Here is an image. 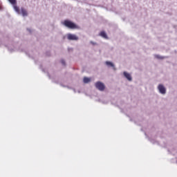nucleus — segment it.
<instances>
[{"instance_id": "obj_8", "label": "nucleus", "mask_w": 177, "mask_h": 177, "mask_svg": "<svg viewBox=\"0 0 177 177\" xmlns=\"http://www.w3.org/2000/svg\"><path fill=\"white\" fill-rule=\"evenodd\" d=\"M89 82H91V78L86 77H83V83L88 84Z\"/></svg>"}, {"instance_id": "obj_10", "label": "nucleus", "mask_w": 177, "mask_h": 177, "mask_svg": "<svg viewBox=\"0 0 177 177\" xmlns=\"http://www.w3.org/2000/svg\"><path fill=\"white\" fill-rule=\"evenodd\" d=\"M156 58L160 59H164L163 57H160L159 55H156Z\"/></svg>"}, {"instance_id": "obj_9", "label": "nucleus", "mask_w": 177, "mask_h": 177, "mask_svg": "<svg viewBox=\"0 0 177 177\" xmlns=\"http://www.w3.org/2000/svg\"><path fill=\"white\" fill-rule=\"evenodd\" d=\"M106 65H107V66H110L111 68H113V69H115V65L110 62H106Z\"/></svg>"}, {"instance_id": "obj_11", "label": "nucleus", "mask_w": 177, "mask_h": 177, "mask_svg": "<svg viewBox=\"0 0 177 177\" xmlns=\"http://www.w3.org/2000/svg\"><path fill=\"white\" fill-rule=\"evenodd\" d=\"M61 64H62L63 65H65V62L64 60H61Z\"/></svg>"}, {"instance_id": "obj_3", "label": "nucleus", "mask_w": 177, "mask_h": 177, "mask_svg": "<svg viewBox=\"0 0 177 177\" xmlns=\"http://www.w3.org/2000/svg\"><path fill=\"white\" fill-rule=\"evenodd\" d=\"M95 88L97 89H98V91H104L105 86H104V84H102L100 82H97L95 83Z\"/></svg>"}, {"instance_id": "obj_5", "label": "nucleus", "mask_w": 177, "mask_h": 177, "mask_svg": "<svg viewBox=\"0 0 177 177\" xmlns=\"http://www.w3.org/2000/svg\"><path fill=\"white\" fill-rule=\"evenodd\" d=\"M158 91H159V93L165 94V87L162 84L158 85Z\"/></svg>"}, {"instance_id": "obj_4", "label": "nucleus", "mask_w": 177, "mask_h": 177, "mask_svg": "<svg viewBox=\"0 0 177 177\" xmlns=\"http://www.w3.org/2000/svg\"><path fill=\"white\" fill-rule=\"evenodd\" d=\"M67 39L71 41H77L79 39V37H77V36H75V35L68 34L67 35Z\"/></svg>"}, {"instance_id": "obj_12", "label": "nucleus", "mask_w": 177, "mask_h": 177, "mask_svg": "<svg viewBox=\"0 0 177 177\" xmlns=\"http://www.w3.org/2000/svg\"><path fill=\"white\" fill-rule=\"evenodd\" d=\"M91 44H93L92 41H91Z\"/></svg>"}, {"instance_id": "obj_7", "label": "nucleus", "mask_w": 177, "mask_h": 177, "mask_svg": "<svg viewBox=\"0 0 177 177\" xmlns=\"http://www.w3.org/2000/svg\"><path fill=\"white\" fill-rule=\"evenodd\" d=\"M124 76L125 77V78H127V80H128V81L131 82V80H132L131 78V75H129V73H127V72H124Z\"/></svg>"}, {"instance_id": "obj_1", "label": "nucleus", "mask_w": 177, "mask_h": 177, "mask_svg": "<svg viewBox=\"0 0 177 177\" xmlns=\"http://www.w3.org/2000/svg\"><path fill=\"white\" fill-rule=\"evenodd\" d=\"M8 2H10L12 5H13V9L15 11H16L17 13L19 15H22L24 17H26L28 15V13L26 12V10L24 8H21V10H19V8L17 7L16 5V0H8Z\"/></svg>"}, {"instance_id": "obj_2", "label": "nucleus", "mask_w": 177, "mask_h": 177, "mask_svg": "<svg viewBox=\"0 0 177 177\" xmlns=\"http://www.w3.org/2000/svg\"><path fill=\"white\" fill-rule=\"evenodd\" d=\"M62 26L66 27L67 28L70 30H77L79 29V26L74 24L73 21L68 20V19H65L64 21L61 23Z\"/></svg>"}, {"instance_id": "obj_6", "label": "nucleus", "mask_w": 177, "mask_h": 177, "mask_svg": "<svg viewBox=\"0 0 177 177\" xmlns=\"http://www.w3.org/2000/svg\"><path fill=\"white\" fill-rule=\"evenodd\" d=\"M99 35L100 37L104 38L106 39H109V37H107V34H106V32L104 31L100 32Z\"/></svg>"}]
</instances>
